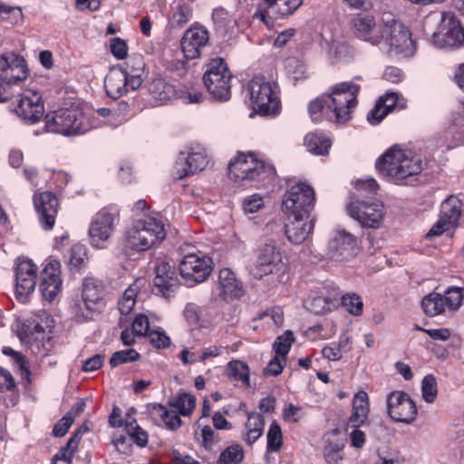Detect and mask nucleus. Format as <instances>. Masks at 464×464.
Segmentation results:
<instances>
[{
  "label": "nucleus",
  "instance_id": "19",
  "mask_svg": "<svg viewBox=\"0 0 464 464\" xmlns=\"http://www.w3.org/2000/svg\"><path fill=\"white\" fill-rule=\"evenodd\" d=\"M212 271V260L205 255L189 254L179 263V273L186 284L205 281Z\"/></svg>",
  "mask_w": 464,
  "mask_h": 464
},
{
  "label": "nucleus",
  "instance_id": "51",
  "mask_svg": "<svg viewBox=\"0 0 464 464\" xmlns=\"http://www.w3.org/2000/svg\"><path fill=\"white\" fill-rule=\"evenodd\" d=\"M140 353L134 349L118 351L111 355L110 359V364L112 368H114L123 363L136 362L140 359Z\"/></svg>",
  "mask_w": 464,
  "mask_h": 464
},
{
  "label": "nucleus",
  "instance_id": "32",
  "mask_svg": "<svg viewBox=\"0 0 464 464\" xmlns=\"http://www.w3.org/2000/svg\"><path fill=\"white\" fill-rule=\"evenodd\" d=\"M356 247L354 237L345 231L337 232L330 242V249L333 256L346 259L353 255Z\"/></svg>",
  "mask_w": 464,
  "mask_h": 464
},
{
  "label": "nucleus",
  "instance_id": "57",
  "mask_svg": "<svg viewBox=\"0 0 464 464\" xmlns=\"http://www.w3.org/2000/svg\"><path fill=\"white\" fill-rule=\"evenodd\" d=\"M286 359L275 354L274 358L268 362L267 366L263 370L265 376H276L280 374L285 365Z\"/></svg>",
  "mask_w": 464,
  "mask_h": 464
},
{
  "label": "nucleus",
  "instance_id": "26",
  "mask_svg": "<svg viewBox=\"0 0 464 464\" xmlns=\"http://www.w3.org/2000/svg\"><path fill=\"white\" fill-rule=\"evenodd\" d=\"M34 203L43 227L46 230L53 228L58 208V199L52 192H42L34 195Z\"/></svg>",
  "mask_w": 464,
  "mask_h": 464
},
{
  "label": "nucleus",
  "instance_id": "46",
  "mask_svg": "<svg viewBox=\"0 0 464 464\" xmlns=\"http://www.w3.org/2000/svg\"><path fill=\"white\" fill-rule=\"evenodd\" d=\"M446 307L450 311L458 310L463 304L464 289L462 287H450L443 295Z\"/></svg>",
  "mask_w": 464,
  "mask_h": 464
},
{
  "label": "nucleus",
  "instance_id": "8",
  "mask_svg": "<svg viewBox=\"0 0 464 464\" xmlns=\"http://www.w3.org/2000/svg\"><path fill=\"white\" fill-rule=\"evenodd\" d=\"M231 73L222 58L210 61L204 73L203 81L214 99L227 101L230 98Z\"/></svg>",
  "mask_w": 464,
  "mask_h": 464
},
{
  "label": "nucleus",
  "instance_id": "14",
  "mask_svg": "<svg viewBox=\"0 0 464 464\" xmlns=\"http://www.w3.org/2000/svg\"><path fill=\"white\" fill-rule=\"evenodd\" d=\"M431 43L438 48L460 47L464 44V29L453 14H441L440 29L433 33Z\"/></svg>",
  "mask_w": 464,
  "mask_h": 464
},
{
  "label": "nucleus",
  "instance_id": "1",
  "mask_svg": "<svg viewBox=\"0 0 464 464\" xmlns=\"http://www.w3.org/2000/svg\"><path fill=\"white\" fill-rule=\"evenodd\" d=\"M376 169L381 175L400 183L408 177L419 174L422 169V161L412 152L394 146L378 159Z\"/></svg>",
  "mask_w": 464,
  "mask_h": 464
},
{
  "label": "nucleus",
  "instance_id": "13",
  "mask_svg": "<svg viewBox=\"0 0 464 464\" xmlns=\"http://www.w3.org/2000/svg\"><path fill=\"white\" fill-rule=\"evenodd\" d=\"M285 268V265L277 247L273 244H266L257 250L255 261L249 266V273L253 277L261 279Z\"/></svg>",
  "mask_w": 464,
  "mask_h": 464
},
{
  "label": "nucleus",
  "instance_id": "2",
  "mask_svg": "<svg viewBox=\"0 0 464 464\" xmlns=\"http://www.w3.org/2000/svg\"><path fill=\"white\" fill-rule=\"evenodd\" d=\"M275 169L272 166L256 160L253 155L240 154L228 166V177L242 186L259 187L273 179Z\"/></svg>",
  "mask_w": 464,
  "mask_h": 464
},
{
  "label": "nucleus",
  "instance_id": "33",
  "mask_svg": "<svg viewBox=\"0 0 464 464\" xmlns=\"http://www.w3.org/2000/svg\"><path fill=\"white\" fill-rule=\"evenodd\" d=\"M336 304V297L326 296L319 292H313L304 301V307L314 314H324L334 307Z\"/></svg>",
  "mask_w": 464,
  "mask_h": 464
},
{
  "label": "nucleus",
  "instance_id": "16",
  "mask_svg": "<svg viewBox=\"0 0 464 464\" xmlns=\"http://www.w3.org/2000/svg\"><path fill=\"white\" fill-rule=\"evenodd\" d=\"M348 215L355 219L362 227L378 228L382 226L385 216L384 206L374 201L367 203L352 200L346 207Z\"/></svg>",
  "mask_w": 464,
  "mask_h": 464
},
{
  "label": "nucleus",
  "instance_id": "63",
  "mask_svg": "<svg viewBox=\"0 0 464 464\" xmlns=\"http://www.w3.org/2000/svg\"><path fill=\"white\" fill-rule=\"evenodd\" d=\"M342 447L338 444H329L324 448V455L328 464H339L343 459L341 455Z\"/></svg>",
  "mask_w": 464,
  "mask_h": 464
},
{
  "label": "nucleus",
  "instance_id": "48",
  "mask_svg": "<svg viewBox=\"0 0 464 464\" xmlns=\"http://www.w3.org/2000/svg\"><path fill=\"white\" fill-rule=\"evenodd\" d=\"M266 451H278L283 445V435L280 426L273 421L269 427L267 435Z\"/></svg>",
  "mask_w": 464,
  "mask_h": 464
},
{
  "label": "nucleus",
  "instance_id": "25",
  "mask_svg": "<svg viewBox=\"0 0 464 464\" xmlns=\"http://www.w3.org/2000/svg\"><path fill=\"white\" fill-rule=\"evenodd\" d=\"M354 34L365 42L377 45L383 40L382 24L377 25L373 16L358 14L352 22Z\"/></svg>",
  "mask_w": 464,
  "mask_h": 464
},
{
  "label": "nucleus",
  "instance_id": "53",
  "mask_svg": "<svg viewBox=\"0 0 464 464\" xmlns=\"http://www.w3.org/2000/svg\"><path fill=\"white\" fill-rule=\"evenodd\" d=\"M2 377L5 379V384L6 391L10 392V395L8 396V399H5V401L7 406L9 405H15L18 401V393L16 391V385L14 379L13 378L12 374L9 372L4 371L2 369Z\"/></svg>",
  "mask_w": 464,
  "mask_h": 464
},
{
  "label": "nucleus",
  "instance_id": "4",
  "mask_svg": "<svg viewBox=\"0 0 464 464\" xmlns=\"http://www.w3.org/2000/svg\"><path fill=\"white\" fill-rule=\"evenodd\" d=\"M166 237L165 225L154 217L135 221L125 233V246L136 251H145L159 244Z\"/></svg>",
  "mask_w": 464,
  "mask_h": 464
},
{
  "label": "nucleus",
  "instance_id": "45",
  "mask_svg": "<svg viewBox=\"0 0 464 464\" xmlns=\"http://www.w3.org/2000/svg\"><path fill=\"white\" fill-rule=\"evenodd\" d=\"M294 341L295 337L293 332L290 330L285 331L282 335L276 338L273 344L275 354L286 359Z\"/></svg>",
  "mask_w": 464,
  "mask_h": 464
},
{
  "label": "nucleus",
  "instance_id": "56",
  "mask_svg": "<svg viewBox=\"0 0 464 464\" xmlns=\"http://www.w3.org/2000/svg\"><path fill=\"white\" fill-rule=\"evenodd\" d=\"M328 109L327 94H324L322 97L316 98L312 101L309 104V113L313 121H316L321 119V111Z\"/></svg>",
  "mask_w": 464,
  "mask_h": 464
},
{
  "label": "nucleus",
  "instance_id": "7",
  "mask_svg": "<svg viewBox=\"0 0 464 464\" xmlns=\"http://www.w3.org/2000/svg\"><path fill=\"white\" fill-rule=\"evenodd\" d=\"M383 43L391 53L411 56L415 51L410 30L393 18L382 23Z\"/></svg>",
  "mask_w": 464,
  "mask_h": 464
},
{
  "label": "nucleus",
  "instance_id": "43",
  "mask_svg": "<svg viewBox=\"0 0 464 464\" xmlns=\"http://www.w3.org/2000/svg\"><path fill=\"white\" fill-rule=\"evenodd\" d=\"M195 403L196 400L194 396L188 393H181L170 401L169 405L178 411L179 414L187 416L190 414L195 408Z\"/></svg>",
  "mask_w": 464,
  "mask_h": 464
},
{
  "label": "nucleus",
  "instance_id": "40",
  "mask_svg": "<svg viewBox=\"0 0 464 464\" xmlns=\"http://www.w3.org/2000/svg\"><path fill=\"white\" fill-rule=\"evenodd\" d=\"M307 150L316 155H326L332 145L330 139L317 133H308L304 138Z\"/></svg>",
  "mask_w": 464,
  "mask_h": 464
},
{
  "label": "nucleus",
  "instance_id": "12",
  "mask_svg": "<svg viewBox=\"0 0 464 464\" xmlns=\"http://www.w3.org/2000/svg\"><path fill=\"white\" fill-rule=\"evenodd\" d=\"M104 293V286L100 280L93 277L86 278L82 285V302L87 314H80L79 310L82 309V304H75L72 308L75 319L78 322L92 319L93 313L101 310L103 306Z\"/></svg>",
  "mask_w": 464,
  "mask_h": 464
},
{
  "label": "nucleus",
  "instance_id": "42",
  "mask_svg": "<svg viewBox=\"0 0 464 464\" xmlns=\"http://www.w3.org/2000/svg\"><path fill=\"white\" fill-rule=\"evenodd\" d=\"M285 69L286 72L295 80L306 77L307 67L304 60L299 57H288L285 60Z\"/></svg>",
  "mask_w": 464,
  "mask_h": 464
},
{
  "label": "nucleus",
  "instance_id": "55",
  "mask_svg": "<svg viewBox=\"0 0 464 464\" xmlns=\"http://www.w3.org/2000/svg\"><path fill=\"white\" fill-rule=\"evenodd\" d=\"M2 20L7 21L11 24H17L24 19L22 9L18 6H8L2 5Z\"/></svg>",
  "mask_w": 464,
  "mask_h": 464
},
{
  "label": "nucleus",
  "instance_id": "59",
  "mask_svg": "<svg viewBox=\"0 0 464 464\" xmlns=\"http://www.w3.org/2000/svg\"><path fill=\"white\" fill-rule=\"evenodd\" d=\"M150 343L158 348H166L170 343L169 337L162 331L152 330L148 334Z\"/></svg>",
  "mask_w": 464,
  "mask_h": 464
},
{
  "label": "nucleus",
  "instance_id": "28",
  "mask_svg": "<svg viewBox=\"0 0 464 464\" xmlns=\"http://www.w3.org/2000/svg\"><path fill=\"white\" fill-rule=\"evenodd\" d=\"M293 220L285 225V235L288 240L294 244H301L311 235L314 220L310 215L292 216Z\"/></svg>",
  "mask_w": 464,
  "mask_h": 464
},
{
  "label": "nucleus",
  "instance_id": "47",
  "mask_svg": "<svg viewBox=\"0 0 464 464\" xmlns=\"http://www.w3.org/2000/svg\"><path fill=\"white\" fill-rule=\"evenodd\" d=\"M378 100L380 101V102H382L384 109H387V111L389 113L396 107L401 110L405 109L407 107V100L398 92H386Z\"/></svg>",
  "mask_w": 464,
  "mask_h": 464
},
{
  "label": "nucleus",
  "instance_id": "9",
  "mask_svg": "<svg viewBox=\"0 0 464 464\" xmlns=\"http://www.w3.org/2000/svg\"><path fill=\"white\" fill-rule=\"evenodd\" d=\"M140 67L135 72L129 73L121 67H112L104 80V88L108 96L118 99L130 90H136L142 83L141 72L143 63L140 61Z\"/></svg>",
  "mask_w": 464,
  "mask_h": 464
},
{
  "label": "nucleus",
  "instance_id": "58",
  "mask_svg": "<svg viewBox=\"0 0 464 464\" xmlns=\"http://www.w3.org/2000/svg\"><path fill=\"white\" fill-rule=\"evenodd\" d=\"M192 15L191 9L188 5H178L172 14L173 23L179 26L187 24Z\"/></svg>",
  "mask_w": 464,
  "mask_h": 464
},
{
  "label": "nucleus",
  "instance_id": "44",
  "mask_svg": "<svg viewBox=\"0 0 464 464\" xmlns=\"http://www.w3.org/2000/svg\"><path fill=\"white\" fill-rule=\"evenodd\" d=\"M243 458L244 450L242 447L235 444L221 452L218 464H238L243 460Z\"/></svg>",
  "mask_w": 464,
  "mask_h": 464
},
{
  "label": "nucleus",
  "instance_id": "30",
  "mask_svg": "<svg viewBox=\"0 0 464 464\" xmlns=\"http://www.w3.org/2000/svg\"><path fill=\"white\" fill-rule=\"evenodd\" d=\"M208 157L204 150L191 152L186 159L177 161V177L183 179L186 176L205 169L208 164Z\"/></svg>",
  "mask_w": 464,
  "mask_h": 464
},
{
  "label": "nucleus",
  "instance_id": "36",
  "mask_svg": "<svg viewBox=\"0 0 464 464\" xmlns=\"http://www.w3.org/2000/svg\"><path fill=\"white\" fill-rule=\"evenodd\" d=\"M82 430H78L67 443L53 457L52 464H72V457L81 440Z\"/></svg>",
  "mask_w": 464,
  "mask_h": 464
},
{
  "label": "nucleus",
  "instance_id": "62",
  "mask_svg": "<svg viewBox=\"0 0 464 464\" xmlns=\"http://www.w3.org/2000/svg\"><path fill=\"white\" fill-rule=\"evenodd\" d=\"M72 412H67L53 427V434L55 437H63L73 423Z\"/></svg>",
  "mask_w": 464,
  "mask_h": 464
},
{
  "label": "nucleus",
  "instance_id": "31",
  "mask_svg": "<svg viewBox=\"0 0 464 464\" xmlns=\"http://www.w3.org/2000/svg\"><path fill=\"white\" fill-rule=\"evenodd\" d=\"M218 287L219 295L224 300L238 298L243 294L242 284L237 280L235 274L228 268L219 271Z\"/></svg>",
  "mask_w": 464,
  "mask_h": 464
},
{
  "label": "nucleus",
  "instance_id": "50",
  "mask_svg": "<svg viewBox=\"0 0 464 464\" xmlns=\"http://www.w3.org/2000/svg\"><path fill=\"white\" fill-rule=\"evenodd\" d=\"M125 428L127 433L132 439V440L140 447H144L148 442L147 433L136 424L134 419L127 420L125 421Z\"/></svg>",
  "mask_w": 464,
  "mask_h": 464
},
{
  "label": "nucleus",
  "instance_id": "27",
  "mask_svg": "<svg viewBox=\"0 0 464 464\" xmlns=\"http://www.w3.org/2000/svg\"><path fill=\"white\" fill-rule=\"evenodd\" d=\"M114 219L115 215L107 209H102L96 214L89 229L92 244L100 246L102 243L108 240L113 230Z\"/></svg>",
  "mask_w": 464,
  "mask_h": 464
},
{
  "label": "nucleus",
  "instance_id": "21",
  "mask_svg": "<svg viewBox=\"0 0 464 464\" xmlns=\"http://www.w3.org/2000/svg\"><path fill=\"white\" fill-rule=\"evenodd\" d=\"M37 266L30 259L19 260L15 270V297L23 304L29 301L36 285Z\"/></svg>",
  "mask_w": 464,
  "mask_h": 464
},
{
  "label": "nucleus",
  "instance_id": "39",
  "mask_svg": "<svg viewBox=\"0 0 464 464\" xmlns=\"http://www.w3.org/2000/svg\"><path fill=\"white\" fill-rule=\"evenodd\" d=\"M460 216L461 202L458 198L450 196L442 202L440 217L447 221H450L456 227Z\"/></svg>",
  "mask_w": 464,
  "mask_h": 464
},
{
  "label": "nucleus",
  "instance_id": "41",
  "mask_svg": "<svg viewBox=\"0 0 464 464\" xmlns=\"http://www.w3.org/2000/svg\"><path fill=\"white\" fill-rule=\"evenodd\" d=\"M139 290L140 286L138 285V282L130 285L125 290L122 298L119 301V310L121 314H128L132 311L136 304Z\"/></svg>",
  "mask_w": 464,
  "mask_h": 464
},
{
  "label": "nucleus",
  "instance_id": "24",
  "mask_svg": "<svg viewBox=\"0 0 464 464\" xmlns=\"http://www.w3.org/2000/svg\"><path fill=\"white\" fill-rule=\"evenodd\" d=\"M209 40L208 30L202 26H193L188 29L181 39V49L188 60L198 58Z\"/></svg>",
  "mask_w": 464,
  "mask_h": 464
},
{
  "label": "nucleus",
  "instance_id": "22",
  "mask_svg": "<svg viewBox=\"0 0 464 464\" xmlns=\"http://www.w3.org/2000/svg\"><path fill=\"white\" fill-rule=\"evenodd\" d=\"M387 411L392 420L406 424L411 423L418 413L415 402L407 393L400 391L388 395Z\"/></svg>",
  "mask_w": 464,
  "mask_h": 464
},
{
  "label": "nucleus",
  "instance_id": "35",
  "mask_svg": "<svg viewBox=\"0 0 464 464\" xmlns=\"http://www.w3.org/2000/svg\"><path fill=\"white\" fill-rule=\"evenodd\" d=\"M265 427L264 417L256 412L248 414L245 425L244 440L248 444L255 443L263 434Z\"/></svg>",
  "mask_w": 464,
  "mask_h": 464
},
{
  "label": "nucleus",
  "instance_id": "6",
  "mask_svg": "<svg viewBox=\"0 0 464 464\" xmlns=\"http://www.w3.org/2000/svg\"><path fill=\"white\" fill-rule=\"evenodd\" d=\"M252 108L257 113L268 116L276 115L280 102L270 82L263 76H256L248 85Z\"/></svg>",
  "mask_w": 464,
  "mask_h": 464
},
{
  "label": "nucleus",
  "instance_id": "5",
  "mask_svg": "<svg viewBox=\"0 0 464 464\" xmlns=\"http://www.w3.org/2000/svg\"><path fill=\"white\" fill-rule=\"evenodd\" d=\"M360 85L353 82H341L334 85L327 94L328 109L332 112L329 120L337 123L350 121L357 105V94Z\"/></svg>",
  "mask_w": 464,
  "mask_h": 464
},
{
  "label": "nucleus",
  "instance_id": "18",
  "mask_svg": "<svg viewBox=\"0 0 464 464\" xmlns=\"http://www.w3.org/2000/svg\"><path fill=\"white\" fill-rule=\"evenodd\" d=\"M24 121L34 123L44 113V104L42 95L33 88L24 90L12 109Z\"/></svg>",
  "mask_w": 464,
  "mask_h": 464
},
{
  "label": "nucleus",
  "instance_id": "61",
  "mask_svg": "<svg viewBox=\"0 0 464 464\" xmlns=\"http://www.w3.org/2000/svg\"><path fill=\"white\" fill-rule=\"evenodd\" d=\"M110 48L111 53L119 60L126 58L128 54L127 43L119 37L111 40Z\"/></svg>",
  "mask_w": 464,
  "mask_h": 464
},
{
  "label": "nucleus",
  "instance_id": "20",
  "mask_svg": "<svg viewBox=\"0 0 464 464\" xmlns=\"http://www.w3.org/2000/svg\"><path fill=\"white\" fill-rule=\"evenodd\" d=\"M303 3V0H263L253 17L262 21L268 28L273 26V18L291 15Z\"/></svg>",
  "mask_w": 464,
  "mask_h": 464
},
{
  "label": "nucleus",
  "instance_id": "23",
  "mask_svg": "<svg viewBox=\"0 0 464 464\" xmlns=\"http://www.w3.org/2000/svg\"><path fill=\"white\" fill-rule=\"evenodd\" d=\"M40 291L43 297L52 302L62 290L61 265L54 259L46 260L41 271Z\"/></svg>",
  "mask_w": 464,
  "mask_h": 464
},
{
  "label": "nucleus",
  "instance_id": "38",
  "mask_svg": "<svg viewBox=\"0 0 464 464\" xmlns=\"http://www.w3.org/2000/svg\"><path fill=\"white\" fill-rule=\"evenodd\" d=\"M227 372L231 380L241 382L245 387L250 386V370L245 362L239 360L229 362Z\"/></svg>",
  "mask_w": 464,
  "mask_h": 464
},
{
  "label": "nucleus",
  "instance_id": "15",
  "mask_svg": "<svg viewBox=\"0 0 464 464\" xmlns=\"http://www.w3.org/2000/svg\"><path fill=\"white\" fill-rule=\"evenodd\" d=\"M28 75L29 70L24 57L14 53L2 55V91L21 87Z\"/></svg>",
  "mask_w": 464,
  "mask_h": 464
},
{
  "label": "nucleus",
  "instance_id": "52",
  "mask_svg": "<svg viewBox=\"0 0 464 464\" xmlns=\"http://www.w3.org/2000/svg\"><path fill=\"white\" fill-rule=\"evenodd\" d=\"M342 304L353 315H360L362 312L363 303L356 294H347L343 295Z\"/></svg>",
  "mask_w": 464,
  "mask_h": 464
},
{
  "label": "nucleus",
  "instance_id": "29",
  "mask_svg": "<svg viewBox=\"0 0 464 464\" xmlns=\"http://www.w3.org/2000/svg\"><path fill=\"white\" fill-rule=\"evenodd\" d=\"M179 285V279L175 276L172 266L168 262H161L156 266L154 278V290L156 294L169 297V294Z\"/></svg>",
  "mask_w": 464,
  "mask_h": 464
},
{
  "label": "nucleus",
  "instance_id": "64",
  "mask_svg": "<svg viewBox=\"0 0 464 464\" xmlns=\"http://www.w3.org/2000/svg\"><path fill=\"white\" fill-rule=\"evenodd\" d=\"M131 328L136 335L149 334L150 331L148 317L144 314L137 315L132 323Z\"/></svg>",
  "mask_w": 464,
  "mask_h": 464
},
{
  "label": "nucleus",
  "instance_id": "11",
  "mask_svg": "<svg viewBox=\"0 0 464 464\" xmlns=\"http://www.w3.org/2000/svg\"><path fill=\"white\" fill-rule=\"evenodd\" d=\"M314 191L305 183L293 185L285 194L282 208L291 216L310 215L314 205Z\"/></svg>",
  "mask_w": 464,
  "mask_h": 464
},
{
  "label": "nucleus",
  "instance_id": "37",
  "mask_svg": "<svg viewBox=\"0 0 464 464\" xmlns=\"http://www.w3.org/2000/svg\"><path fill=\"white\" fill-rule=\"evenodd\" d=\"M421 308L426 315L434 317L443 314L447 307L443 295L433 292L422 298Z\"/></svg>",
  "mask_w": 464,
  "mask_h": 464
},
{
  "label": "nucleus",
  "instance_id": "49",
  "mask_svg": "<svg viewBox=\"0 0 464 464\" xmlns=\"http://www.w3.org/2000/svg\"><path fill=\"white\" fill-rule=\"evenodd\" d=\"M437 394L438 385L436 378L431 374L426 375L421 382L422 399L428 403H432L435 401Z\"/></svg>",
  "mask_w": 464,
  "mask_h": 464
},
{
  "label": "nucleus",
  "instance_id": "3",
  "mask_svg": "<svg viewBox=\"0 0 464 464\" xmlns=\"http://www.w3.org/2000/svg\"><path fill=\"white\" fill-rule=\"evenodd\" d=\"M34 318L26 320L18 330L21 342L26 343L32 353L45 356L52 344L53 333L50 316L44 311H39Z\"/></svg>",
  "mask_w": 464,
  "mask_h": 464
},
{
  "label": "nucleus",
  "instance_id": "60",
  "mask_svg": "<svg viewBox=\"0 0 464 464\" xmlns=\"http://www.w3.org/2000/svg\"><path fill=\"white\" fill-rule=\"evenodd\" d=\"M388 114L387 109H384L382 102L378 100L374 107L368 112L367 120L372 125H377Z\"/></svg>",
  "mask_w": 464,
  "mask_h": 464
},
{
  "label": "nucleus",
  "instance_id": "17",
  "mask_svg": "<svg viewBox=\"0 0 464 464\" xmlns=\"http://www.w3.org/2000/svg\"><path fill=\"white\" fill-rule=\"evenodd\" d=\"M370 403L368 394L364 391L355 393L353 400L352 413L349 417L350 424L354 428L350 433L352 446L362 448L365 442V434L357 428L368 421Z\"/></svg>",
  "mask_w": 464,
  "mask_h": 464
},
{
  "label": "nucleus",
  "instance_id": "54",
  "mask_svg": "<svg viewBox=\"0 0 464 464\" xmlns=\"http://www.w3.org/2000/svg\"><path fill=\"white\" fill-rule=\"evenodd\" d=\"M450 221H447L446 219L440 217V219L430 228L427 232L425 237L427 239H433L434 237L441 236L443 233L448 232L454 228Z\"/></svg>",
  "mask_w": 464,
  "mask_h": 464
},
{
  "label": "nucleus",
  "instance_id": "10",
  "mask_svg": "<svg viewBox=\"0 0 464 464\" xmlns=\"http://www.w3.org/2000/svg\"><path fill=\"white\" fill-rule=\"evenodd\" d=\"M46 128L53 132L64 136L82 133L86 130L83 126L84 117L76 109H61L45 117Z\"/></svg>",
  "mask_w": 464,
  "mask_h": 464
},
{
  "label": "nucleus",
  "instance_id": "34",
  "mask_svg": "<svg viewBox=\"0 0 464 464\" xmlns=\"http://www.w3.org/2000/svg\"><path fill=\"white\" fill-rule=\"evenodd\" d=\"M150 103L159 106L176 96L174 87L162 79L154 80L150 87Z\"/></svg>",
  "mask_w": 464,
  "mask_h": 464
}]
</instances>
